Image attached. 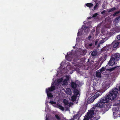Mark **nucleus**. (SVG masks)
<instances>
[{
	"label": "nucleus",
	"mask_w": 120,
	"mask_h": 120,
	"mask_svg": "<svg viewBox=\"0 0 120 120\" xmlns=\"http://www.w3.org/2000/svg\"><path fill=\"white\" fill-rule=\"evenodd\" d=\"M98 112L96 108L95 107H93L91 109V110L87 112L86 116L91 119L98 120L97 117H96L98 115Z\"/></svg>",
	"instance_id": "obj_1"
},
{
	"label": "nucleus",
	"mask_w": 120,
	"mask_h": 120,
	"mask_svg": "<svg viewBox=\"0 0 120 120\" xmlns=\"http://www.w3.org/2000/svg\"><path fill=\"white\" fill-rule=\"evenodd\" d=\"M81 86V84L80 82L78 80L75 81V103H78V100L79 98L80 95V90L79 89H76L79 88Z\"/></svg>",
	"instance_id": "obj_2"
},
{
	"label": "nucleus",
	"mask_w": 120,
	"mask_h": 120,
	"mask_svg": "<svg viewBox=\"0 0 120 120\" xmlns=\"http://www.w3.org/2000/svg\"><path fill=\"white\" fill-rule=\"evenodd\" d=\"M56 86L54 85H51V87L46 89V92L48 97L52 98L53 95L51 93H49L50 92L52 91L56 90Z\"/></svg>",
	"instance_id": "obj_3"
},
{
	"label": "nucleus",
	"mask_w": 120,
	"mask_h": 120,
	"mask_svg": "<svg viewBox=\"0 0 120 120\" xmlns=\"http://www.w3.org/2000/svg\"><path fill=\"white\" fill-rule=\"evenodd\" d=\"M90 29L87 26L83 25L82 26L81 29L79 30V32L78 33V35H82L83 32V31L86 33L89 31Z\"/></svg>",
	"instance_id": "obj_4"
},
{
	"label": "nucleus",
	"mask_w": 120,
	"mask_h": 120,
	"mask_svg": "<svg viewBox=\"0 0 120 120\" xmlns=\"http://www.w3.org/2000/svg\"><path fill=\"white\" fill-rule=\"evenodd\" d=\"M95 107H99L102 108L104 110H106V107L107 106L104 103L100 100L98 101V103L95 104Z\"/></svg>",
	"instance_id": "obj_5"
},
{
	"label": "nucleus",
	"mask_w": 120,
	"mask_h": 120,
	"mask_svg": "<svg viewBox=\"0 0 120 120\" xmlns=\"http://www.w3.org/2000/svg\"><path fill=\"white\" fill-rule=\"evenodd\" d=\"M75 55V52L73 51H71V52L67 53V55L65 56V58L66 60L69 61H71L72 58Z\"/></svg>",
	"instance_id": "obj_6"
},
{
	"label": "nucleus",
	"mask_w": 120,
	"mask_h": 120,
	"mask_svg": "<svg viewBox=\"0 0 120 120\" xmlns=\"http://www.w3.org/2000/svg\"><path fill=\"white\" fill-rule=\"evenodd\" d=\"M106 97L108 98L110 100H113L116 98V96L112 93L110 91L109 93L106 94Z\"/></svg>",
	"instance_id": "obj_7"
},
{
	"label": "nucleus",
	"mask_w": 120,
	"mask_h": 120,
	"mask_svg": "<svg viewBox=\"0 0 120 120\" xmlns=\"http://www.w3.org/2000/svg\"><path fill=\"white\" fill-rule=\"evenodd\" d=\"M105 69L104 67H103L97 71L96 73V77H101V73L102 72L105 71Z\"/></svg>",
	"instance_id": "obj_8"
},
{
	"label": "nucleus",
	"mask_w": 120,
	"mask_h": 120,
	"mask_svg": "<svg viewBox=\"0 0 120 120\" xmlns=\"http://www.w3.org/2000/svg\"><path fill=\"white\" fill-rule=\"evenodd\" d=\"M71 86L73 89L74 95L71 98V100L72 101H75V82H73L71 83Z\"/></svg>",
	"instance_id": "obj_9"
},
{
	"label": "nucleus",
	"mask_w": 120,
	"mask_h": 120,
	"mask_svg": "<svg viewBox=\"0 0 120 120\" xmlns=\"http://www.w3.org/2000/svg\"><path fill=\"white\" fill-rule=\"evenodd\" d=\"M111 56L116 60L118 61L120 59V54L118 53H114Z\"/></svg>",
	"instance_id": "obj_10"
},
{
	"label": "nucleus",
	"mask_w": 120,
	"mask_h": 120,
	"mask_svg": "<svg viewBox=\"0 0 120 120\" xmlns=\"http://www.w3.org/2000/svg\"><path fill=\"white\" fill-rule=\"evenodd\" d=\"M105 104L108 103L109 101V98L106 97H102L100 99Z\"/></svg>",
	"instance_id": "obj_11"
},
{
	"label": "nucleus",
	"mask_w": 120,
	"mask_h": 120,
	"mask_svg": "<svg viewBox=\"0 0 120 120\" xmlns=\"http://www.w3.org/2000/svg\"><path fill=\"white\" fill-rule=\"evenodd\" d=\"M115 60L112 58V56H111V58L108 64L109 65L113 66L114 65L115 63Z\"/></svg>",
	"instance_id": "obj_12"
},
{
	"label": "nucleus",
	"mask_w": 120,
	"mask_h": 120,
	"mask_svg": "<svg viewBox=\"0 0 120 120\" xmlns=\"http://www.w3.org/2000/svg\"><path fill=\"white\" fill-rule=\"evenodd\" d=\"M82 114V112L81 111V109H80V111L78 112L77 114L75 116V119L76 118L78 120Z\"/></svg>",
	"instance_id": "obj_13"
},
{
	"label": "nucleus",
	"mask_w": 120,
	"mask_h": 120,
	"mask_svg": "<svg viewBox=\"0 0 120 120\" xmlns=\"http://www.w3.org/2000/svg\"><path fill=\"white\" fill-rule=\"evenodd\" d=\"M95 99V98L93 96L89 98L87 101V103H90L92 102Z\"/></svg>",
	"instance_id": "obj_14"
},
{
	"label": "nucleus",
	"mask_w": 120,
	"mask_h": 120,
	"mask_svg": "<svg viewBox=\"0 0 120 120\" xmlns=\"http://www.w3.org/2000/svg\"><path fill=\"white\" fill-rule=\"evenodd\" d=\"M118 91V89L117 88H115L112 90V91H110L112 93L114 94L116 96Z\"/></svg>",
	"instance_id": "obj_15"
},
{
	"label": "nucleus",
	"mask_w": 120,
	"mask_h": 120,
	"mask_svg": "<svg viewBox=\"0 0 120 120\" xmlns=\"http://www.w3.org/2000/svg\"><path fill=\"white\" fill-rule=\"evenodd\" d=\"M100 41L99 43V44H100L105 42L107 40V38H100Z\"/></svg>",
	"instance_id": "obj_16"
},
{
	"label": "nucleus",
	"mask_w": 120,
	"mask_h": 120,
	"mask_svg": "<svg viewBox=\"0 0 120 120\" xmlns=\"http://www.w3.org/2000/svg\"><path fill=\"white\" fill-rule=\"evenodd\" d=\"M119 44V42L117 41H114L112 43V44L113 45V47L114 48H116L117 47Z\"/></svg>",
	"instance_id": "obj_17"
},
{
	"label": "nucleus",
	"mask_w": 120,
	"mask_h": 120,
	"mask_svg": "<svg viewBox=\"0 0 120 120\" xmlns=\"http://www.w3.org/2000/svg\"><path fill=\"white\" fill-rule=\"evenodd\" d=\"M120 113V112L119 111H117V112H113V115L114 116V119H115L118 116V113Z\"/></svg>",
	"instance_id": "obj_18"
},
{
	"label": "nucleus",
	"mask_w": 120,
	"mask_h": 120,
	"mask_svg": "<svg viewBox=\"0 0 120 120\" xmlns=\"http://www.w3.org/2000/svg\"><path fill=\"white\" fill-rule=\"evenodd\" d=\"M80 50L81 51L80 54L81 55H85L86 52V51L85 50H82L80 49Z\"/></svg>",
	"instance_id": "obj_19"
},
{
	"label": "nucleus",
	"mask_w": 120,
	"mask_h": 120,
	"mask_svg": "<svg viewBox=\"0 0 120 120\" xmlns=\"http://www.w3.org/2000/svg\"><path fill=\"white\" fill-rule=\"evenodd\" d=\"M99 65V63L98 62H97L96 63L95 66V68L96 70H97L101 66V64H100Z\"/></svg>",
	"instance_id": "obj_20"
},
{
	"label": "nucleus",
	"mask_w": 120,
	"mask_h": 120,
	"mask_svg": "<svg viewBox=\"0 0 120 120\" xmlns=\"http://www.w3.org/2000/svg\"><path fill=\"white\" fill-rule=\"evenodd\" d=\"M66 92L67 94L70 95L71 93V90L69 88L67 89H66Z\"/></svg>",
	"instance_id": "obj_21"
},
{
	"label": "nucleus",
	"mask_w": 120,
	"mask_h": 120,
	"mask_svg": "<svg viewBox=\"0 0 120 120\" xmlns=\"http://www.w3.org/2000/svg\"><path fill=\"white\" fill-rule=\"evenodd\" d=\"M92 45V43L88 44L86 45L85 46L86 48L88 49H90Z\"/></svg>",
	"instance_id": "obj_22"
},
{
	"label": "nucleus",
	"mask_w": 120,
	"mask_h": 120,
	"mask_svg": "<svg viewBox=\"0 0 120 120\" xmlns=\"http://www.w3.org/2000/svg\"><path fill=\"white\" fill-rule=\"evenodd\" d=\"M119 109V108L118 107H114L112 109V110L113 112H117L118 111V110Z\"/></svg>",
	"instance_id": "obj_23"
},
{
	"label": "nucleus",
	"mask_w": 120,
	"mask_h": 120,
	"mask_svg": "<svg viewBox=\"0 0 120 120\" xmlns=\"http://www.w3.org/2000/svg\"><path fill=\"white\" fill-rule=\"evenodd\" d=\"M86 5L89 7V8H91L93 7V4L90 3H88L86 4Z\"/></svg>",
	"instance_id": "obj_24"
},
{
	"label": "nucleus",
	"mask_w": 120,
	"mask_h": 120,
	"mask_svg": "<svg viewBox=\"0 0 120 120\" xmlns=\"http://www.w3.org/2000/svg\"><path fill=\"white\" fill-rule=\"evenodd\" d=\"M63 102L65 105H67L69 104L68 101L66 99H64L63 101Z\"/></svg>",
	"instance_id": "obj_25"
},
{
	"label": "nucleus",
	"mask_w": 120,
	"mask_h": 120,
	"mask_svg": "<svg viewBox=\"0 0 120 120\" xmlns=\"http://www.w3.org/2000/svg\"><path fill=\"white\" fill-rule=\"evenodd\" d=\"M97 54V52L96 51H93L91 55L92 56H95Z\"/></svg>",
	"instance_id": "obj_26"
},
{
	"label": "nucleus",
	"mask_w": 120,
	"mask_h": 120,
	"mask_svg": "<svg viewBox=\"0 0 120 120\" xmlns=\"http://www.w3.org/2000/svg\"><path fill=\"white\" fill-rule=\"evenodd\" d=\"M58 107L61 110H62V111H64V108L62 106L60 105H59L58 106Z\"/></svg>",
	"instance_id": "obj_27"
},
{
	"label": "nucleus",
	"mask_w": 120,
	"mask_h": 120,
	"mask_svg": "<svg viewBox=\"0 0 120 120\" xmlns=\"http://www.w3.org/2000/svg\"><path fill=\"white\" fill-rule=\"evenodd\" d=\"M116 9V8L115 7H114L113 8H111L109 10V11H108V12H111L115 10Z\"/></svg>",
	"instance_id": "obj_28"
},
{
	"label": "nucleus",
	"mask_w": 120,
	"mask_h": 120,
	"mask_svg": "<svg viewBox=\"0 0 120 120\" xmlns=\"http://www.w3.org/2000/svg\"><path fill=\"white\" fill-rule=\"evenodd\" d=\"M101 94L99 93H97L94 96L96 99V98L99 96Z\"/></svg>",
	"instance_id": "obj_29"
},
{
	"label": "nucleus",
	"mask_w": 120,
	"mask_h": 120,
	"mask_svg": "<svg viewBox=\"0 0 120 120\" xmlns=\"http://www.w3.org/2000/svg\"><path fill=\"white\" fill-rule=\"evenodd\" d=\"M55 116L57 120H60L61 118L60 117L58 116L56 114L55 115Z\"/></svg>",
	"instance_id": "obj_30"
},
{
	"label": "nucleus",
	"mask_w": 120,
	"mask_h": 120,
	"mask_svg": "<svg viewBox=\"0 0 120 120\" xmlns=\"http://www.w3.org/2000/svg\"><path fill=\"white\" fill-rule=\"evenodd\" d=\"M70 106H69V105H68V106H67L65 108H66V110H65L66 111H68L69 110V107Z\"/></svg>",
	"instance_id": "obj_31"
},
{
	"label": "nucleus",
	"mask_w": 120,
	"mask_h": 120,
	"mask_svg": "<svg viewBox=\"0 0 120 120\" xmlns=\"http://www.w3.org/2000/svg\"><path fill=\"white\" fill-rule=\"evenodd\" d=\"M49 102L52 104H54L56 103V102H55L53 101H50Z\"/></svg>",
	"instance_id": "obj_32"
},
{
	"label": "nucleus",
	"mask_w": 120,
	"mask_h": 120,
	"mask_svg": "<svg viewBox=\"0 0 120 120\" xmlns=\"http://www.w3.org/2000/svg\"><path fill=\"white\" fill-rule=\"evenodd\" d=\"M119 11H117V12H116L115 13H114L113 15V16H115L116 14H118V13H119Z\"/></svg>",
	"instance_id": "obj_33"
},
{
	"label": "nucleus",
	"mask_w": 120,
	"mask_h": 120,
	"mask_svg": "<svg viewBox=\"0 0 120 120\" xmlns=\"http://www.w3.org/2000/svg\"><path fill=\"white\" fill-rule=\"evenodd\" d=\"M69 79V76H67L66 77V79L65 80L66 81L68 80Z\"/></svg>",
	"instance_id": "obj_34"
},
{
	"label": "nucleus",
	"mask_w": 120,
	"mask_h": 120,
	"mask_svg": "<svg viewBox=\"0 0 120 120\" xmlns=\"http://www.w3.org/2000/svg\"><path fill=\"white\" fill-rule=\"evenodd\" d=\"M89 118H88L87 116L86 117L85 116L83 120H88Z\"/></svg>",
	"instance_id": "obj_35"
},
{
	"label": "nucleus",
	"mask_w": 120,
	"mask_h": 120,
	"mask_svg": "<svg viewBox=\"0 0 120 120\" xmlns=\"http://www.w3.org/2000/svg\"><path fill=\"white\" fill-rule=\"evenodd\" d=\"M73 104V103L72 102H70L69 104V106H71Z\"/></svg>",
	"instance_id": "obj_36"
},
{
	"label": "nucleus",
	"mask_w": 120,
	"mask_h": 120,
	"mask_svg": "<svg viewBox=\"0 0 120 120\" xmlns=\"http://www.w3.org/2000/svg\"><path fill=\"white\" fill-rule=\"evenodd\" d=\"M98 15V14L97 13H95L94 14L93 16V17H95L96 16Z\"/></svg>",
	"instance_id": "obj_37"
},
{
	"label": "nucleus",
	"mask_w": 120,
	"mask_h": 120,
	"mask_svg": "<svg viewBox=\"0 0 120 120\" xmlns=\"http://www.w3.org/2000/svg\"><path fill=\"white\" fill-rule=\"evenodd\" d=\"M117 20H120V16L117 18L116 19V21Z\"/></svg>",
	"instance_id": "obj_38"
},
{
	"label": "nucleus",
	"mask_w": 120,
	"mask_h": 120,
	"mask_svg": "<svg viewBox=\"0 0 120 120\" xmlns=\"http://www.w3.org/2000/svg\"><path fill=\"white\" fill-rule=\"evenodd\" d=\"M117 37V39L120 40V34L118 35Z\"/></svg>",
	"instance_id": "obj_39"
},
{
	"label": "nucleus",
	"mask_w": 120,
	"mask_h": 120,
	"mask_svg": "<svg viewBox=\"0 0 120 120\" xmlns=\"http://www.w3.org/2000/svg\"><path fill=\"white\" fill-rule=\"evenodd\" d=\"M98 4H97L96 5H95V6H94V10H95L96 8L97 7L98 5Z\"/></svg>",
	"instance_id": "obj_40"
},
{
	"label": "nucleus",
	"mask_w": 120,
	"mask_h": 120,
	"mask_svg": "<svg viewBox=\"0 0 120 120\" xmlns=\"http://www.w3.org/2000/svg\"><path fill=\"white\" fill-rule=\"evenodd\" d=\"M106 11L105 10H104L103 11H102V12H101V14H103L104 13H105V12Z\"/></svg>",
	"instance_id": "obj_41"
},
{
	"label": "nucleus",
	"mask_w": 120,
	"mask_h": 120,
	"mask_svg": "<svg viewBox=\"0 0 120 120\" xmlns=\"http://www.w3.org/2000/svg\"><path fill=\"white\" fill-rule=\"evenodd\" d=\"M92 37V36L91 35H90L88 37V38L89 39L91 38Z\"/></svg>",
	"instance_id": "obj_42"
},
{
	"label": "nucleus",
	"mask_w": 120,
	"mask_h": 120,
	"mask_svg": "<svg viewBox=\"0 0 120 120\" xmlns=\"http://www.w3.org/2000/svg\"><path fill=\"white\" fill-rule=\"evenodd\" d=\"M97 43H98L97 41H96V42H95V45L97 44Z\"/></svg>",
	"instance_id": "obj_43"
},
{
	"label": "nucleus",
	"mask_w": 120,
	"mask_h": 120,
	"mask_svg": "<svg viewBox=\"0 0 120 120\" xmlns=\"http://www.w3.org/2000/svg\"><path fill=\"white\" fill-rule=\"evenodd\" d=\"M48 120V118L46 117V120Z\"/></svg>",
	"instance_id": "obj_44"
},
{
	"label": "nucleus",
	"mask_w": 120,
	"mask_h": 120,
	"mask_svg": "<svg viewBox=\"0 0 120 120\" xmlns=\"http://www.w3.org/2000/svg\"><path fill=\"white\" fill-rule=\"evenodd\" d=\"M75 117V115H74V116H73L74 118Z\"/></svg>",
	"instance_id": "obj_45"
},
{
	"label": "nucleus",
	"mask_w": 120,
	"mask_h": 120,
	"mask_svg": "<svg viewBox=\"0 0 120 120\" xmlns=\"http://www.w3.org/2000/svg\"><path fill=\"white\" fill-rule=\"evenodd\" d=\"M90 23V22H87V23Z\"/></svg>",
	"instance_id": "obj_46"
},
{
	"label": "nucleus",
	"mask_w": 120,
	"mask_h": 120,
	"mask_svg": "<svg viewBox=\"0 0 120 120\" xmlns=\"http://www.w3.org/2000/svg\"><path fill=\"white\" fill-rule=\"evenodd\" d=\"M119 90L120 91V87H119Z\"/></svg>",
	"instance_id": "obj_47"
},
{
	"label": "nucleus",
	"mask_w": 120,
	"mask_h": 120,
	"mask_svg": "<svg viewBox=\"0 0 120 120\" xmlns=\"http://www.w3.org/2000/svg\"><path fill=\"white\" fill-rule=\"evenodd\" d=\"M73 120V119H70V120Z\"/></svg>",
	"instance_id": "obj_48"
},
{
	"label": "nucleus",
	"mask_w": 120,
	"mask_h": 120,
	"mask_svg": "<svg viewBox=\"0 0 120 120\" xmlns=\"http://www.w3.org/2000/svg\"><path fill=\"white\" fill-rule=\"evenodd\" d=\"M77 39H78L77 38H76V40H77Z\"/></svg>",
	"instance_id": "obj_49"
},
{
	"label": "nucleus",
	"mask_w": 120,
	"mask_h": 120,
	"mask_svg": "<svg viewBox=\"0 0 120 120\" xmlns=\"http://www.w3.org/2000/svg\"><path fill=\"white\" fill-rule=\"evenodd\" d=\"M75 46H74V47H73V48H75Z\"/></svg>",
	"instance_id": "obj_50"
},
{
	"label": "nucleus",
	"mask_w": 120,
	"mask_h": 120,
	"mask_svg": "<svg viewBox=\"0 0 120 120\" xmlns=\"http://www.w3.org/2000/svg\"><path fill=\"white\" fill-rule=\"evenodd\" d=\"M115 68H113V70Z\"/></svg>",
	"instance_id": "obj_51"
},
{
	"label": "nucleus",
	"mask_w": 120,
	"mask_h": 120,
	"mask_svg": "<svg viewBox=\"0 0 120 120\" xmlns=\"http://www.w3.org/2000/svg\"><path fill=\"white\" fill-rule=\"evenodd\" d=\"M116 68V67H115V68Z\"/></svg>",
	"instance_id": "obj_52"
}]
</instances>
